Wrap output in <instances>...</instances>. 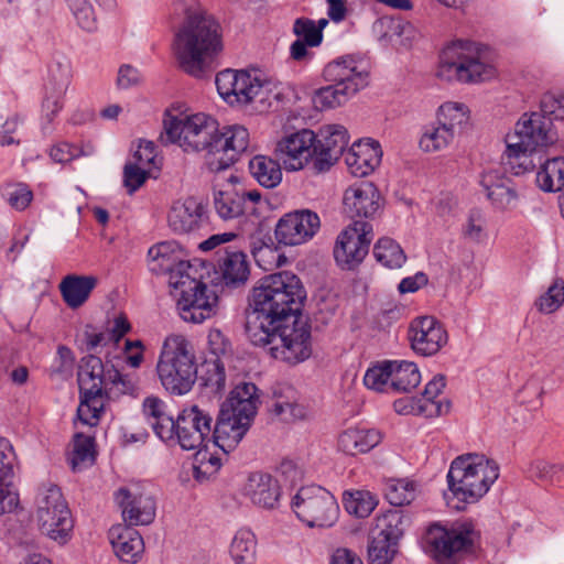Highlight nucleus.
<instances>
[{"label": "nucleus", "mask_w": 564, "mask_h": 564, "mask_svg": "<svg viewBox=\"0 0 564 564\" xmlns=\"http://www.w3.org/2000/svg\"><path fill=\"white\" fill-rule=\"evenodd\" d=\"M174 13L182 17L173 37V52L180 67L200 78L223 50L218 21L194 0H176Z\"/></svg>", "instance_id": "nucleus-1"}, {"label": "nucleus", "mask_w": 564, "mask_h": 564, "mask_svg": "<svg viewBox=\"0 0 564 564\" xmlns=\"http://www.w3.org/2000/svg\"><path fill=\"white\" fill-rule=\"evenodd\" d=\"M306 294L300 279L290 272L262 278L252 291L253 311L248 315L246 333L251 343H263L268 329L301 316Z\"/></svg>", "instance_id": "nucleus-2"}, {"label": "nucleus", "mask_w": 564, "mask_h": 564, "mask_svg": "<svg viewBox=\"0 0 564 564\" xmlns=\"http://www.w3.org/2000/svg\"><path fill=\"white\" fill-rule=\"evenodd\" d=\"M80 403L77 409L79 421L88 426L98 424L105 406V397L113 387L126 392L131 383L110 361L104 362L95 355H88L80 360L78 371Z\"/></svg>", "instance_id": "nucleus-3"}, {"label": "nucleus", "mask_w": 564, "mask_h": 564, "mask_svg": "<svg viewBox=\"0 0 564 564\" xmlns=\"http://www.w3.org/2000/svg\"><path fill=\"white\" fill-rule=\"evenodd\" d=\"M260 397L254 383L237 384L221 403L214 429V443L225 454L236 448L249 431L258 408Z\"/></svg>", "instance_id": "nucleus-4"}, {"label": "nucleus", "mask_w": 564, "mask_h": 564, "mask_svg": "<svg viewBox=\"0 0 564 564\" xmlns=\"http://www.w3.org/2000/svg\"><path fill=\"white\" fill-rule=\"evenodd\" d=\"M552 123L540 112L523 113L506 137V155L514 174L533 171L534 155L555 142Z\"/></svg>", "instance_id": "nucleus-5"}, {"label": "nucleus", "mask_w": 564, "mask_h": 564, "mask_svg": "<svg viewBox=\"0 0 564 564\" xmlns=\"http://www.w3.org/2000/svg\"><path fill=\"white\" fill-rule=\"evenodd\" d=\"M499 477L498 464L482 454L457 456L447 473L448 489L454 498L466 503L478 501Z\"/></svg>", "instance_id": "nucleus-6"}, {"label": "nucleus", "mask_w": 564, "mask_h": 564, "mask_svg": "<svg viewBox=\"0 0 564 564\" xmlns=\"http://www.w3.org/2000/svg\"><path fill=\"white\" fill-rule=\"evenodd\" d=\"M156 372L166 391L183 395L191 391L197 378L193 345L181 334L169 335L162 345Z\"/></svg>", "instance_id": "nucleus-7"}, {"label": "nucleus", "mask_w": 564, "mask_h": 564, "mask_svg": "<svg viewBox=\"0 0 564 564\" xmlns=\"http://www.w3.org/2000/svg\"><path fill=\"white\" fill-rule=\"evenodd\" d=\"M487 55L488 50L475 42L455 41L443 50L437 76L447 82L489 80L496 76V68Z\"/></svg>", "instance_id": "nucleus-8"}, {"label": "nucleus", "mask_w": 564, "mask_h": 564, "mask_svg": "<svg viewBox=\"0 0 564 564\" xmlns=\"http://www.w3.org/2000/svg\"><path fill=\"white\" fill-rule=\"evenodd\" d=\"M163 143H175L184 152H206V162L210 156L214 138L217 132V120L212 116L198 112L194 115L165 113L163 120Z\"/></svg>", "instance_id": "nucleus-9"}, {"label": "nucleus", "mask_w": 564, "mask_h": 564, "mask_svg": "<svg viewBox=\"0 0 564 564\" xmlns=\"http://www.w3.org/2000/svg\"><path fill=\"white\" fill-rule=\"evenodd\" d=\"M215 84L220 97L230 105H256L260 112L268 111L278 98L269 82L256 70L224 69L216 75Z\"/></svg>", "instance_id": "nucleus-10"}, {"label": "nucleus", "mask_w": 564, "mask_h": 564, "mask_svg": "<svg viewBox=\"0 0 564 564\" xmlns=\"http://www.w3.org/2000/svg\"><path fill=\"white\" fill-rule=\"evenodd\" d=\"M268 335L263 343L252 344L267 348L274 359L289 365H297L312 355L311 326L303 315L273 325L272 329H268Z\"/></svg>", "instance_id": "nucleus-11"}, {"label": "nucleus", "mask_w": 564, "mask_h": 564, "mask_svg": "<svg viewBox=\"0 0 564 564\" xmlns=\"http://www.w3.org/2000/svg\"><path fill=\"white\" fill-rule=\"evenodd\" d=\"M35 519L40 531L48 539L58 544L70 540L74 521L58 486L44 484L37 489Z\"/></svg>", "instance_id": "nucleus-12"}, {"label": "nucleus", "mask_w": 564, "mask_h": 564, "mask_svg": "<svg viewBox=\"0 0 564 564\" xmlns=\"http://www.w3.org/2000/svg\"><path fill=\"white\" fill-rule=\"evenodd\" d=\"M291 508L308 528L327 529L339 518V506L334 495L316 485L301 487L291 500Z\"/></svg>", "instance_id": "nucleus-13"}, {"label": "nucleus", "mask_w": 564, "mask_h": 564, "mask_svg": "<svg viewBox=\"0 0 564 564\" xmlns=\"http://www.w3.org/2000/svg\"><path fill=\"white\" fill-rule=\"evenodd\" d=\"M73 79L70 59L63 55H54L48 63L43 86L42 116L52 123L64 107L66 91Z\"/></svg>", "instance_id": "nucleus-14"}, {"label": "nucleus", "mask_w": 564, "mask_h": 564, "mask_svg": "<svg viewBox=\"0 0 564 564\" xmlns=\"http://www.w3.org/2000/svg\"><path fill=\"white\" fill-rule=\"evenodd\" d=\"M213 417L208 412L192 405L184 409L174 420L172 429V440H165L169 445H180L185 451L197 449L205 444L206 441L214 440L212 434ZM215 445V443L213 442Z\"/></svg>", "instance_id": "nucleus-15"}, {"label": "nucleus", "mask_w": 564, "mask_h": 564, "mask_svg": "<svg viewBox=\"0 0 564 564\" xmlns=\"http://www.w3.org/2000/svg\"><path fill=\"white\" fill-rule=\"evenodd\" d=\"M317 151L316 134L310 129L284 135L275 147L276 156L285 170L291 172L310 169L315 173Z\"/></svg>", "instance_id": "nucleus-16"}, {"label": "nucleus", "mask_w": 564, "mask_h": 564, "mask_svg": "<svg viewBox=\"0 0 564 564\" xmlns=\"http://www.w3.org/2000/svg\"><path fill=\"white\" fill-rule=\"evenodd\" d=\"M477 538L473 525L464 523L452 530L440 525L429 529L425 541L427 552L440 563H447L452 557L470 549Z\"/></svg>", "instance_id": "nucleus-17"}, {"label": "nucleus", "mask_w": 564, "mask_h": 564, "mask_svg": "<svg viewBox=\"0 0 564 564\" xmlns=\"http://www.w3.org/2000/svg\"><path fill=\"white\" fill-rule=\"evenodd\" d=\"M115 501L121 509L128 527L148 525L153 522L156 512L154 496L143 484H129L115 492Z\"/></svg>", "instance_id": "nucleus-18"}, {"label": "nucleus", "mask_w": 564, "mask_h": 564, "mask_svg": "<svg viewBox=\"0 0 564 564\" xmlns=\"http://www.w3.org/2000/svg\"><path fill=\"white\" fill-rule=\"evenodd\" d=\"M372 238V226L355 220L337 236L333 250L336 262L347 269L358 265L368 254Z\"/></svg>", "instance_id": "nucleus-19"}, {"label": "nucleus", "mask_w": 564, "mask_h": 564, "mask_svg": "<svg viewBox=\"0 0 564 564\" xmlns=\"http://www.w3.org/2000/svg\"><path fill=\"white\" fill-rule=\"evenodd\" d=\"M249 143V131L243 126H225L221 130L217 127L208 159V169L219 172L230 167L247 151Z\"/></svg>", "instance_id": "nucleus-20"}, {"label": "nucleus", "mask_w": 564, "mask_h": 564, "mask_svg": "<svg viewBox=\"0 0 564 564\" xmlns=\"http://www.w3.org/2000/svg\"><path fill=\"white\" fill-rule=\"evenodd\" d=\"M369 62L360 56L346 55L326 65L324 76L330 83L340 84L354 96L369 83Z\"/></svg>", "instance_id": "nucleus-21"}, {"label": "nucleus", "mask_w": 564, "mask_h": 564, "mask_svg": "<svg viewBox=\"0 0 564 564\" xmlns=\"http://www.w3.org/2000/svg\"><path fill=\"white\" fill-rule=\"evenodd\" d=\"M321 227L315 212L301 209L285 214L275 226V238L286 246L302 245L312 239Z\"/></svg>", "instance_id": "nucleus-22"}, {"label": "nucleus", "mask_w": 564, "mask_h": 564, "mask_svg": "<svg viewBox=\"0 0 564 564\" xmlns=\"http://www.w3.org/2000/svg\"><path fill=\"white\" fill-rule=\"evenodd\" d=\"M408 336L411 348L422 356L437 354L448 340L444 326L433 316L414 318L410 323Z\"/></svg>", "instance_id": "nucleus-23"}, {"label": "nucleus", "mask_w": 564, "mask_h": 564, "mask_svg": "<svg viewBox=\"0 0 564 564\" xmlns=\"http://www.w3.org/2000/svg\"><path fill=\"white\" fill-rule=\"evenodd\" d=\"M261 200V194L256 191H246L228 186L214 194V208L224 220L239 218L256 212V205Z\"/></svg>", "instance_id": "nucleus-24"}, {"label": "nucleus", "mask_w": 564, "mask_h": 564, "mask_svg": "<svg viewBox=\"0 0 564 564\" xmlns=\"http://www.w3.org/2000/svg\"><path fill=\"white\" fill-rule=\"evenodd\" d=\"M349 137L346 128L340 124H328L321 129L316 135L317 156L315 159V173L328 171L344 153Z\"/></svg>", "instance_id": "nucleus-25"}, {"label": "nucleus", "mask_w": 564, "mask_h": 564, "mask_svg": "<svg viewBox=\"0 0 564 564\" xmlns=\"http://www.w3.org/2000/svg\"><path fill=\"white\" fill-rule=\"evenodd\" d=\"M217 302L216 293L203 283L196 290L183 291L178 295L177 308L185 322L199 324L216 313Z\"/></svg>", "instance_id": "nucleus-26"}, {"label": "nucleus", "mask_w": 564, "mask_h": 564, "mask_svg": "<svg viewBox=\"0 0 564 564\" xmlns=\"http://www.w3.org/2000/svg\"><path fill=\"white\" fill-rule=\"evenodd\" d=\"M344 212L350 218H372L381 208V196L370 182L349 186L343 198Z\"/></svg>", "instance_id": "nucleus-27"}, {"label": "nucleus", "mask_w": 564, "mask_h": 564, "mask_svg": "<svg viewBox=\"0 0 564 564\" xmlns=\"http://www.w3.org/2000/svg\"><path fill=\"white\" fill-rule=\"evenodd\" d=\"M382 151L379 142L366 139L355 142L345 155L348 171L356 177H365L379 166Z\"/></svg>", "instance_id": "nucleus-28"}, {"label": "nucleus", "mask_w": 564, "mask_h": 564, "mask_svg": "<svg viewBox=\"0 0 564 564\" xmlns=\"http://www.w3.org/2000/svg\"><path fill=\"white\" fill-rule=\"evenodd\" d=\"M208 351L215 356L206 361V383L216 390H221L226 383L224 359L231 351V344L219 329H210L207 336Z\"/></svg>", "instance_id": "nucleus-29"}, {"label": "nucleus", "mask_w": 564, "mask_h": 564, "mask_svg": "<svg viewBox=\"0 0 564 564\" xmlns=\"http://www.w3.org/2000/svg\"><path fill=\"white\" fill-rule=\"evenodd\" d=\"M204 214L203 204L194 197L176 200L169 212V227L175 234H189L200 228Z\"/></svg>", "instance_id": "nucleus-30"}, {"label": "nucleus", "mask_w": 564, "mask_h": 564, "mask_svg": "<svg viewBox=\"0 0 564 564\" xmlns=\"http://www.w3.org/2000/svg\"><path fill=\"white\" fill-rule=\"evenodd\" d=\"M243 495L254 506L273 509L279 502L281 491L278 480L270 474L257 471L249 475L243 487Z\"/></svg>", "instance_id": "nucleus-31"}, {"label": "nucleus", "mask_w": 564, "mask_h": 564, "mask_svg": "<svg viewBox=\"0 0 564 564\" xmlns=\"http://www.w3.org/2000/svg\"><path fill=\"white\" fill-rule=\"evenodd\" d=\"M216 269L228 286H239L246 283L250 273L246 253L229 247L218 251Z\"/></svg>", "instance_id": "nucleus-32"}, {"label": "nucleus", "mask_w": 564, "mask_h": 564, "mask_svg": "<svg viewBox=\"0 0 564 564\" xmlns=\"http://www.w3.org/2000/svg\"><path fill=\"white\" fill-rule=\"evenodd\" d=\"M109 539L116 555L126 563H137L144 550L140 533L128 525H115L109 530Z\"/></svg>", "instance_id": "nucleus-33"}, {"label": "nucleus", "mask_w": 564, "mask_h": 564, "mask_svg": "<svg viewBox=\"0 0 564 564\" xmlns=\"http://www.w3.org/2000/svg\"><path fill=\"white\" fill-rule=\"evenodd\" d=\"M480 185L486 192L488 199L499 209L513 208L518 196L510 185V180L503 177L497 171L482 173Z\"/></svg>", "instance_id": "nucleus-34"}, {"label": "nucleus", "mask_w": 564, "mask_h": 564, "mask_svg": "<svg viewBox=\"0 0 564 564\" xmlns=\"http://www.w3.org/2000/svg\"><path fill=\"white\" fill-rule=\"evenodd\" d=\"M142 409L144 417L155 435L163 442L172 440L174 419L167 412L165 402L158 397H147L143 400Z\"/></svg>", "instance_id": "nucleus-35"}, {"label": "nucleus", "mask_w": 564, "mask_h": 564, "mask_svg": "<svg viewBox=\"0 0 564 564\" xmlns=\"http://www.w3.org/2000/svg\"><path fill=\"white\" fill-rule=\"evenodd\" d=\"M93 275L68 274L59 283V291L66 305L70 308L80 307L97 285Z\"/></svg>", "instance_id": "nucleus-36"}, {"label": "nucleus", "mask_w": 564, "mask_h": 564, "mask_svg": "<svg viewBox=\"0 0 564 564\" xmlns=\"http://www.w3.org/2000/svg\"><path fill=\"white\" fill-rule=\"evenodd\" d=\"M183 251L175 241H164L148 251V265L155 274H169L183 259Z\"/></svg>", "instance_id": "nucleus-37"}, {"label": "nucleus", "mask_w": 564, "mask_h": 564, "mask_svg": "<svg viewBox=\"0 0 564 564\" xmlns=\"http://www.w3.org/2000/svg\"><path fill=\"white\" fill-rule=\"evenodd\" d=\"M272 412L284 422L303 420L306 416V409L299 403L297 392L290 386H281L274 390Z\"/></svg>", "instance_id": "nucleus-38"}, {"label": "nucleus", "mask_w": 564, "mask_h": 564, "mask_svg": "<svg viewBox=\"0 0 564 564\" xmlns=\"http://www.w3.org/2000/svg\"><path fill=\"white\" fill-rule=\"evenodd\" d=\"M381 441V434L377 430L350 429L343 432L338 438V448L348 455L367 453Z\"/></svg>", "instance_id": "nucleus-39"}, {"label": "nucleus", "mask_w": 564, "mask_h": 564, "mask_svg": "<svg viewBox=\"0 0 564 564\" xmlns=\"http://www.w3.org/2000/svg\"><path fill=\"white\" fill-rule=\"evenodd\" d=\"M392 393H406L416 388L421 380L417 366L406 360H390Z\"/></svg>", "instance_id": "nucleus-40"}, {"label": "nucleus", "mask_w": 564, "mask_h": 564, "mask_svg": "<svg viewBox=\"0 0 564 564\" xmlns=\"http://www.w3.org/2000/svg\"><path fill=\"white\" fill-rule=\"evenodd\" d=\"M249 171L253 178L265 188H274L282 181L279 162L265 155H256L249 162Z\"/></svg>", "instance_id": "nucleus-41"}, {"label": "nucleus", "mask_w": 564, "mask_h": 564, "mask_svg": "<svg viewBox=\"0 0 564 564\" xmlns=\"http://www.w3.org/2000/svg\"><path fill=\"white\" fill-rule=\"evenodd\" d=\"M536 184L544 192H557L564 187V156L546 160L536 173Z\"/></svg>", "instance_id": "nucleus-42"}, {"label": "nucleus", "mask_w": 564, "mask_h": 564, "mask_svg": "<svg viewBox=\"0 0 564 564\" xmlns=\"http://www.w3.org/2000/svg\"><path fill=\"white\" fill-rule=\"evenodd\" d=\"M378 497L369 490H346L343 494L345 510L357 518H367L377 507Z\"/></svg>", "instance_id": "nucleus-43"}, {"label": "nucleus", "mask_w": 564, "mask_h": 564, "mask_svg": "<svg viewBox=\"0 0 564 564\" xmlns=\"http://www.w3.org/2000/svg\"><path fill=\"white\" fill-rule=\"evenodd\" d=\"M448 403L446 404H436V403H426L425 401H421L420 398H401L393 403V408L397 413L402 415H423L425 417H434L442 414H446L449 411Z\"/></svg>", "instance_id": "nucleus-44"}, {"label": "nucleus", "mask_w": 564, "mask_h": 564, "mask_svg": "<svg viewBox=\"0 0 564 564\" xmlns=\"http://www.w3.org/2000/svg\"><path fill=\"white\" fill-rule=\"evenodd\" d=\"M169 285L178 293L196 290L203 284L202 275L195 265L182 260L169 274Z\"/></svg>", "instance_id": "nucleus-45"}, {"label": "nucleus", "mask_w": 564, "mask_h": 564, "mask_svg": "<svg viewBox=\"0 0 564 564\" xmlns=\"http://www.w3.org/2000/svg\"><path fill=\"white\" fill-rule=\"evenodd\" d=\"M94 437L77 433L74 436V448L69 456V463L74 471L83 470L95 462Z\"/></svg>", "instance_id": "nucleus-46"}, {"label": "nucleus", "mask_w": 564, "mask_h": 564, "mask_svg": "<svg viewBox=\"0 0 564 564\" xmlns=\"http://www.w3.org/2000/svg\"><path fill=\"white\" fill-rule=\"evenodd\" d=\"M373 254L382 265L389 269H399L405 261L403 249L391 238H381L373 248Z\"/></svg>", "instance_id": "nucleus-47"}, {"label": "nucleus", "mask_w": 564, "mask_h": 564, "mask_svg": "<svg viewBox=\"0 0 564 564\" xmlns=\"http://www.w3.org/2000/svg\"><path fill=\"white\" fill-rule=\"evenodd\" d=\"M350 97H352L346 88L340 84L333 83L332 85L317 89L312 98L313 105L317 110L333 109L344 105Z\"/></svg>", "instance_id": "nucleus-48"}, {"label": "nucleus", "mask_w": 564, "mask_h": 564, "mask_svg": "<svg viewBox=\"0 0 564 564\" xmlns=\"http://www.w3.org/2000/svg\"><path fill=\"white\" fill-rule=\"evenodd\" d=\"M455 135L438 121L427 126L420 139V148L424 152H436L447 148Z\"/></svg>", "instance_id": "nucleus-49"}, {"label": "nucleus", "mask_w": 564, "mask_h": 564, "mask_svg": "<svg viewBox=\"0 0 564 564\" xmlns=\"http://www.w3.org/2000/svg\"><path fill=\"white\" fill-rule=\"evenodd\" d=\"M256 554L254 534L249 530H239L231 542L230 555L236 564H251Z\"/></svg>", "instance_id": "nucleus-50"}, {"label": "nucleus", "mask_w": 564, "mask_h": 564, "mask_svg": "<svg viewBox=\"0 0 564 564\" xmlns=\"http://www.w3.org/2000/svg\"><path fill=\"white\" fill-rule=\"evenodd\" d=\"M372 533L389 538V541L398 544L403 534V516L399 510H389L377 517Z\"/></svg>", "instance_id": "nucleus-51"}, {"label": "nucleus", "mask_w": 564, "mask_h": 564, "mask_svg": "<svg viewBox=\"0 0 564 564\" xmlns=\"http://www.w3.org/2000/svg\"><path fill=\"white\" fill-rule=\"evenodd\" d=\"M438 122L456 135L468 122L467 108L463 104L447 102L440 107Z\"/></svg>", "instance_id": "nucleus-52"}, {"label": "nucleus", "mask_w": 564, "mask_h": 564, "mask_svg": "<svg viewBox=\"0 0 564 564\" xmlns=\"http://www.w3.org/2000/svg\"><path fill=\"white\" fill-rule=\"evenodd\" d=\"M204 446L205 448L199 447L194 456L193 476L198 481L207 480L216 475L223 465L220 457L210 453L207 445Z\"/></svg>", "instance_id": "nucleus-53"}, {"label": "nucleus", "mask_w": 564, "mask_h": 564, "mask_svg": "<svg viewBox=\"0 0 564 564\" xmlns=\"http://www.w3.org/2000/svg\"><path fill=\"white\" fill-rule=\"evenodd\" d=\"M3 200L15 210H24L33 199V192L24 183L9 182L0 187Z\"/></svg>", "instance_id": "nucleus-54"}, {"label": "nucleus", "mask_w": 564, "mask_h": 564, "mask_svg": "<svg viewBox=\"0 0 564 564\" xmlns=\"http://www.w3.org/2000/svg\"><path fill=\"white\" fill-rule=\"evenodd\" d=\"M416 29L409 21L391 18L387 21L384 37L393 44L409 46L417 37Z\"/></svg>", "instance_id": "nucleus-55"}, {"label": "nucleus", "mask_w": 564, "mask_h": 564, "mask_svg": "<svg viewBox=\"0 0 564 564\" xmlns=\"http://www.w3.org/2000/svg\"><path fill=\"white\" fill-rule=\"evenodd\" d=\"M384 495L392 506L409 505L415 498V485L408 479H389L384 486Z\"/></svg>", "instance_id": "nucleus-56"}, {"label": "nucleus", "mask_w": 564, "mask_h": 564, "mask_svg": "<svg viewBox=\"0 0 564 564\" xmlns=\"http://www.w3.org/2000/svg\"><path fill=\"white\" fill-rule=\"evenodd\" d=\"M390 360L381 361L370 367L364 377L365 386L377 392L392 393Z\"/></svg>", "instance_id": "nucleus-57"}, {"label": "nucleus", "mask_w": 564, "mask_h": 564, "mask_svg": "<svg viewBox=\"0 0 564 564\" xmlns=\"http://www.w3.org/2000/svg\"><path fill=\"white\" fill-rule=\"evenodd\" d=\"M397 553V544L389 538L372 533L368 545L369 564H390Z\"/></svg>", "instance_id": "nucleus-58"}, {"label": "nucleus", "mask_w": 564, "mask_h": 564, "mask_svg": "<svg viewBox=\"0 0 564 564\" xmlns=\"http://www.w3.org/2000/svg\"><path fill=\"white\" fill-rule=\"evenodd\" d=\"M527 473L529 477L544 482L560 481L564 477V464L536 458L530 463Z\"/></svg>", "instance_id": "nucleus-59"}, {"label": "nucleus", "mask_w": 564, "mask_h": 564, "mask_svg": "<svg viewBox=\"0 0 564 564\" xmlns=\"http://www.w3.org/2000/svg\"><path fill=\"white\" fill-rule=\"evenodd\" d=\"M487 220L480 209H471L463 225L462 234L465 239L481 243L487 239Z\"/></svg>", "instance_id": "nucleus-60"}, {"label": "nucleus", "mask_w": 564, "mask_h": 564, "mask_svg": "<svg viewBox=\"0 0 564 564\" xmlns=\"http://www.w3.org/2000/svg\"><path fill=\"white\" fill-rule=\"evenodd\" d=\"M78 26L86 32L97 30V19L88 0H65Z\"/></svg>", "instance_id": "nucleus-61"}, {"label": "nucleus", "mask_w": 564, "mask_h": 564, "mask_svg": "<svg viewBox=\"0 0 564 564\" xmlns=\"http://www.w3.org/2000/svg\"><path fill=\"white\" fill-rule=\"evenodd\" d=\"M564 303V282L555 281L547 291L542 294L536 306L540 312L551 314L555 312Z\"/></svg>", "instance_id": "nucleus-62"}, {"label": "nucleus", "mask_w": 564, "mask_h": 564, "mask_svg": "<svg viewBox=\"0 0 564 564\" xmlns=\"http://www.w3.org/2000/svg\"><path fill=\"white\" fill-rule=\"evenodd\" d=\"M293 33L310 47L318 46L323 40V33H319L316 22L307 18H299L294 21Z\"/></svg>", "instance_id": "nucleus-63"}, {"label": "nucleus", "mask_w": 564, "mask_h": 564, "mask_svg": "<svg viewBox=\"0 0 564 564\" xmlns=\"http://www.w3.org/2000/svg\"><path fill=\"white\" fill-rule=\"evenodd\" d=\"M541 115L543 118L549 117V120H564V96H556L554 94H544L541 102Z\"/></svg>", "instance_id": "nucleus-64"}]
</instances>
